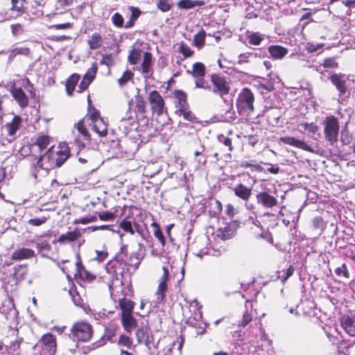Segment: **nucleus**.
<instances>
[{"mask_svg":"<svg viewBox=\"0 0 355 355\" xmlns=\"http://www.w3.org/2000/svg\"><path fill=\"white\" fill-rule=\"evenodd\" d=\"M35 248L38 250L39 252H42L43 251H50L51 247L49 243L46 241H42L41 242H36Z\"/></svg>","mask_w":355,"mask_h":355,"instance_id":"nucleus-56","label":"nucleus"},{"mask_svg":"<svg viewBox=\"0 0 355 355\" xmlns=\"http://www.w3.org/2000/svg\"><path fill=\"white\" fill-rule=\"evenodd\" d=\"M335 273L339 277L343 276L347 279L349 277V273L345 263H343L340 267H338L335 270Z\"/></svg>","mask_w":355,"mask_h":355,"instance_id":"nucleus-57","label":"nucleus"},{"mask_svg":"<svg viewBox=\"0 0 355 355\" xmlns=\"http://www.w3.org/2000/svg\"><path fill=\"white\" fill-rule=\"evenodd\" d=\"M56 153V157L55 158V167H60L61 166L64 162L68 159L69 157V151L67 150L60 151V153H58L57 152H55Z\"/></svg>","mask_w":355,"mask_h":355,"instance_id":"nucleus-47","label":"nucleus"},{"mask_svg":"<svg viewBox=\"0 0 355 355\" xmlns=\"http://www.w3.org/2000/svg\"><path fill=\"white\" fill-rule=\"evenodd\" d=\"M254 96L251 90L243 88L239 94L236 100V107L240 114H250L254 111Z\"/></svg>","mask_w":355,"mask_h":355,"instance_id":"nucleus-3","label":"nucleus"},{"mask_svg":"<svg viewBox=\"0 0 355 355\" xmlns=\"http://www.w3.org/2000/svg\"><path fill=\"white\" fill-rule=\"evenodd\" d=\"M152 65V54L149 52H145L143 56L141 63V71L144 74H148L150 72Z\"/></svg>","mask_w":355,"mask_h":355,"instance_id":"nucleus-34","label":"nucleus"},{"mask_svg":"<svg viewBox=\"0 0 355 355\" xmlns=\"http://www.w3.org/2000/svg\"><path fill=\"white\" fill-rule=\"evenodd\" d=\"M130 104V103H128L129 107H128V111L127 112V114H126V116L122 117L119 121V128L123 132H128L130 130H132V127L135 123V119L132 116L133 113L131 111Z\"/></svg>","mask_w":355,"mask_h":355,"instance_id":"nucleus-14","label":"nucleus"},{"mask_svg":"<svg viewBox=\"0 0 355 355\" xmlns=\"http://www.w3.org/2000/svg\"><path fill=\"white\" fill-rule=\"evenodd\" d=\"M75 128H76L79 135L83 137V140L87 141H90V135L85 125L84 120H80L77 123H76Z\"/></svg>","mask_w":355,"mask_h":355,"instance_id":"nucleus-36","label":"nucleus"},{"mask_svg":"<svg viewBox=\"0 0 355 355\" xmlns=\"http://www.w3.org/2000/svg\"><path fill=\"white\" fill-rule=\"evenodd\" d=\"M26 0H12V8L10 10L16 12V16L22 13L24 10V4Z\"/></svg>","mask_w":355,"mask_h":355,"instance_id":"nucleus-45","label":"nucleus"},{"mask_svg":"<svg viewBox=\"0 0 355 355\" xmlns=\"http://www.w3.org/2000/svg\"><path fill=\"white\" fill-rule=\"evenodd\" d=\"M248 40L250 44L257 46L264 40V35L259 32L252 33L248 36Z\"/></svg>","mask_w":355,"mask_h":355,"instance_id":"nucleus-44","label":"nucleus"},{"mask_svg":"<svg viewBox=\"0 0 355 355\" xmlns=\"http://www.w3.org/2000/svg\"><path fill=\"white\" fill-rule=\"evenodd\" d=\"M35 251L32 249L21 248L15 250L12 255L11 259L14 261H21L27 259L35 257Z\"/></svg>","mask_w":355,"mask_h":355,"instance_id":"nucleus-16","label":"nucleus"},{"mask_svg":"<svg viewBox=\"0 0 355 355\" xmlns=\"http://www.w3.org/2000/svg\"><path fill=\"white\" fill-rule=\"evenodd\" d=\"M341 324L345 331L351 336H355V317L345 315L341 319Z\"/></svg>","mask_w":355,"mask_h":355,"instance_id":"nucleus-19","label":"nucleus"},{"mask_svg":"<svg viewBox=\"0 0 355 355\" xmlns=\"http://www.w3.org/2000/svg\"><path fill=\"white\" fill-rule=\"evenodd\" d=\"M268 52L275 59H282L288 53L287 49L279 45H272L268 47Z\"/></svg>","mask_w":355,"mask_h":355,"instance_id":"nucleus-27","label":"nucleus"},{"mask_svg":"<svg viewBox=\"0 0 355 355\" xmlns=\"http://www.w3.org/2000/svg\"><path fill=\"white\" fill-rule=\"evenodd\" d=\"M97 69V64L96 62L93 63L92 67L87 70V71L83 76V78L89 80V82L92 83L94 78H95Z\"/></svg>","mask_w":355,"mask_h":355,"instance_id":"nucleus-51","label":"nucleus"},{"mask_svg":"<svg viewBox=\"0 0 355 355\" xmlns=\"http://www.w3.org/2000/svg\"><path fill=\"white\" fill-rule=\"evenodd\" d=\"M134 76V73L129 70L125 71L122 76L118 80V83L121 87H123L127 84V83L132 80Z\"/></svg>","mask_w":355,"mask_h":355,"instance_id":"nucleus-53","label":"nucleus"},{"mask_svg":"<svg viewBox=\"0 0 355 355\" xmlns=\"http://www.w3.org/2000/svg\"><path fill=\"white\" fill-rule=\"evenodd\" d=\"M340 140L343 145H348L351 143L352 137L347 130L343 129L340 134Z\"/></svg>","mask_w":355,"mask_h":355,"instance_id":"nucleus-59","label":"nucleus"},{"mask_svg":"<svg viewBox=\"0 0 355 355\" xmlns=\"http://www.w3.org/2000/svg\"><path fill=\"white\" fill-rule=\"evenodd\" d=\"M312 222L313 226L315 229L323 230L324 228V222L321 216L315 217Z\"/></svg>","mask_w":355,"mask_h":355,"instance_id":"nucleus-61","label":"nucleus"},{"mask_svg":"<svg viewBox=\"0 0 355 355\" xmlns=\"http://www.w3.org/2000/svg\"><path fill=\"white\" fill-rule=\"evenodd\" d=\"M118 344L119 345H123V346H125L130 349L132 347V342L130 340V338L129 337H128L127 336L121 335L119 337Z\"/></svg>","mask_w":355,"mask_h":355,"instance_id":"nucleus-60","label":"nucleus"},{"mask_svg":"<svg viewBox=\"0 0 355 355\" xmlns=\"http://www.w3.org/2000/svg\"><path fill=\"white\" fill-rule=\"evenodd\" d=\"M80 76L77 73L72 74L66 82V92L69 96H71L76 85L79 81Z\"/></svg>","mask_w":355,"mask_h":355,"instance_id":"nucleus-32","label":"nucleus"},{"mask_svg":"<svg viewBox=\"0 0 355 355\" xmlns=\"http://www.w3.org/2000/svg\"><path fill=\"white\" fill-rule=\"evenodd\" d=\"M126 250L127 245L121 248V251L107 264V274L103 277L111 294L114 288L123 285V275L129 270V268H137L140 264V261L135 253L130 254L128 257Z\"/></svg>","mask_w":355,"mask_h":355,"instance_id":"nucleus-1","label":"nucleus"},{"mask_svg":"<svg viewBox=\"0 0 355 355\" xmlns=\"http://www.w3.org/2000/svg\"><path fill=\"white\" fill-rule=\"evenodd\" d=\"M256 200L257 203L263 208H272L278 204L277 191L262 189V191L256 195Z\"/></svg>","mask_w":355,"mask_h":355,"instance_id":"nucleus-6","label":"nucleus"},{"mask_svg":"<svg viewBox=\"0 0 355 355\" xmlns=\"http://www.w3.org/2000/svg\"><path fill=\"white\" fill-rule=\"evenodd\" d=\"M256 56L257 53L250 52L241 53L239 56L238 63L243 64L249 62L253 58H255Z\"/></svg>","mask_w":355,"mask_h":355,"instance_id":"nucleus-54","label":"nucleus"},{"mask_svg":"<svg viewBox=\"0 0 355 355\" xmlns=\"http://www.w3.org/2000/svg\"><path fill=\"white\" fill-rule=\"evenodd\" d=\"M77 273L79 277L83 279L88 282H91L95 279V276L92 274L89 271L83 266L79 255L77 256V261L76 263Z\"/></svg>","mask_w":355,"mask_h":355,"instance_id":"nucleus-18","label":"nucleus"},{"mask_svg":"<svg viewBox=\"0 0 355 355\" xmlns=\"http://www.w3.org/2000/svg\"><path fill=\"white\" fill-rule=\"evenodd\" d=\"M151 226L153 229V234L155 237L159 241L162 247H164L166 243V239L159 226L157 223L153 222L151 224Z\"/></svg>","mask_w":355,"mask_h":355,"instance_id":"nucleus-40","label":"nucleus"},{"mask_svg":"<svg viewBox=\"0 0 355 355\" xmlns=\"http://www.w3.org/2000/svg\"><path fill=\"white\" fill-rule=\"evenodd\" d=\"M73 0H57L53 10L54 15L64 13L73 4Z\"/></svg>","mask_w":355,"mask_h":355,"instance_id":"nucleus-23","label":"nucleus"},{"mask_svg":"<svg viewBox=\"0 0 355 355\" xmlns=\"http://www.w3.org/2000/svg\"><path fill=\"white\" fill-rule=\"evenodd\" d=\"M157 7L162 12H168L171 8L170 0H158Z\"/></svg>","mask_w":355,"mask_h":355,"instance_id":"nucleus-55","label":"nucleus"},{"mask_svg":"<svg viewBox=\"0 0 355 355\" xmlns=\"http://www.w3.org/2000/svg\"><path fill=\"white\" fill-rule=\"evenodd\" d=\"M119 227L125 232L130 233L131 235L135 234V229L132 226V222L128 220V217L123 219L120 224Z\"/></svg>","mask_w":355,"mask_h":355,"instance_id":"nucleus-46","label":"nucleus"},{"mask_svg":"<svg viewBox=\"0 0 355 355\" xmlns=\"http://www.w3.org/2000/svg\"><path fill=\"white\" fill-rule=\"evenodd\" d=\"M175 114L178 116H182L185 120L189 122L193 123L197 120L195 114L190 110L189 107L184 109H177L175 110Z\"/></svg>","mask_w":355,"mask_h":355,"instance_id":"nucleus-33","label":"nucleus"},{"mask_svg":"<svg viewBox=\"0 0 355 355\" xmlns=\"http://www.w3.org/2000/svg\"><path fill=\"white\" fill-rule=\"evenodd\" d=\"M123 327L128 332L130 333L137 327L136 320L132 314L121 315Z\"/></svg>","mask_w":355,"mask_h":355,"instance_id":"nucleus-25","label":"nucleus"},{"mask_svg":"<svg viewBox=\"0 0 355 355\" xmlns=\"http://www.w3.org/2000/svg\"><path fill=\"white\" fill-rule=\"evenodd\" d=\"M205 4L203 1L199 0H180L178 3V6L180 9L188 10L195 7H200Z\"/></svg>","mask_w":355,"mask_h":355,"instance_id":"nucleus-29","label":"nucleus"},{"mask_svg":"<svg viewBox=\"0 0 355 355\" xmlns=\"http://www.w3.org/2000/svg\"><path fill=\"white\" fill-rule=\"evenodd\" d=\"M73 340L78 342H87L92 336V327L87 322H78L71 328Z\"/></svg>","mask_w":355,"mask_h":355,"instance_id":"nucleus-4","label":"nucleus"},{"mask_svg":"<svg viewBox=\"0 0 355 355\" xmlns=\"http://www.w3.org/2000/svg\"><path fill=\"white\" fill-rule=\"evenodd\" d=\"M141 51L140 49H133L129 53L128 61L132 64L138 63L141 58Z\"/></svg>","mask_w":355,"mask_h":355,"instance_id":"nucleus-48","label":"nucleus"},{"mask_svg":"<svg viewBox=\"0 0 355 355\" xmlns=\"http://www.w3.org/2000/svg\"><path fill=\"white\" fill-rule=\"evenodd\" d=\"M80 231L78 228H76L73 231L67 232L65 234H61L58 237L57 242L62 244H65L77 240L80 237Z\"/></svg>","mask_w":355,"mask_h":355,"instance_id":"nucleus-21","label":"nucleus"},{"mask_svg":"<svg viewBox=\"0 0 355 355\" xmlns=\"http://www.w3.org/2000/svg\"><path fill=\"white\" fill-rule=\"evenodd\" d=\"M205 150V146L200 145V148L194 151L195 161L199 165H205L207 162V157L203 154Z\"/></svg>","mask_w":355,"mask_h":355,"instance_id":"nucleus-41","label":"nucleus"},{"mask_svg":"<svg viewBox=\"0 0 355 355\" xmlns=\"http://www.w3.org/2000/svg\"><path fill=\"white\" fill-rule=\"evenodd\" d=\"M40 342L49 347L50 350H51L53 348H55L56 345L55 338L51 334H46L42 336L40 339Z\"/></svg>","mask_w":355,"mask_h":355,"instance_id":"nucleus-42","label":"nucleus"},{"mask_svg":"<svg viewBox=\"0 0 355 355\" xmlns=\"http://www.w3.org/2000/svg\"><path fill=\"white\" fill-rule=\"evenodd\" d=\"M10 93L21 108H25L28 106V98L21 87H12Z\"/></svg>","mask_w":355,"mask_h":355,"instance_id":"nucleus-12","label":"nucleus"},{"mask_svg":"<svg viewBox=\"0 0 355 355\" xmlns=\"http://www.w3.org/2000/svg\"><path fill=\"white\" fill-rule=\"evenodd\" d=\"M92 130L97 133L100 137H105L107 134V124L103 119H97L96 121L90 124Z\"/></svg>","mask_w":355,"mask_h":355,"instance_id":"nucleus-22","label":"nucleus"},{"mask_svg":"<svg viewBox=\"0 0 355 355\" xmlns=\"http://www.w3.org/2000/svg\"><path fill=\"white\" fill-rule=\"evenodd\" d=\"M294 272V268L292 266H290L286 270L278 272V279L282 282H285Z\"/></svg>","mask_w":355,"mask_h":355,"instance_id":"nucleus-49","label":"nucleus"},{"mask_svg":"<svg viewBox=\"0 0 355 355\" xmlns=\"http://www.w3.org/2000/svg\"><path fill=\"white\" fill-rule=\"evenodd\" d=\"M49 144V137L46 135H42L38 137L34 142V144L37 146L41 150L46 148Z\"/></svg>","mask_w":355,"mask_h":355,"instance_id":"nucleus-50","label":"nucleus"},{"mask_svg":"<svg viewBox=\"0 0 355 355\" xmlns=\"http://www.w3.org/2000/svg\"><path fill=\"white\" fill-rule=\"evenodd\" d=\"M211 81L213 85L212 92L214 94H218L223 98V96L229 93L230 83L224 76L214 73L211 76Z\"/></svg>","mask_w":355,"mask_h":355,"instance_id":"nucleus-8","label":"nucleus"},{"mask_svg":"<svg viewBox=\"0 0 355 355\" xmlns=\"http://www.w3.org/2000/svg\"><path fill=\"white\" fill-rule=\"evenodd\" d=\"M21 123V119L19 116H15L12 120L5 125V130L10 136H14Z\"/></svg>","mask_w":355,"mask_h":355,"instance_id":"nucleus-24","label":"nucleus"},{"mask_svg":"<svg viewBox=\"0 0 355 355\" xmlns=\"http://www.w3.org/2000/svg\"><path fill=\"white\" fill-rule=\"evenodd\" d=\"M280 140L284 144L294 146L295 148L302 149L309 153H316L315 150L308 144H306L304 140L296 139L294 137H282L280 138Z\"/></svg>","mask_w":355,"mask_h":355,"instance_id":"nucleus-11","label":"nucleus"},{"mask_svg":"<svg viewBox=\"0 0 355 355\" xmlns=\"http://www.w3.org/2000/svg\"><path fill=\"white\" fill-rule=\"evenodd\" d=\"M136 336L139 343H144L146 346H149L151 343L150 329L147 326H142L137 329Z\"/></svg>","mask_w":355,"mask_h":355,"instance_id":"nucleus-15","label":"nucleus"},{"mask_svg":"<svg viewBox=\"0 0 355 355\" xmlns=\"http://www.w3.org/2000/svg\"><path fill=\"white\" fill-rule=\"evenodd\" d=\"M178 52L183 55L182 60L191 57L194 51L184 42L179 44Z\"/></svg>","mask_w":355,"mask_h":355,"instance_id":"nucleus-43","label":"nucleus"},{"mask_svg":"<svg viewBox=\"0 0 355 355\" xmlns=\"http://www.w3.org/2000/svg\"><path fill=\"white\" fill-rule=\"evenodd\" d=\"M329 79L339 91L340 98L348 91L350 86L349 82L351 81L349 77L342 73H331ZM352 81H354V80H352Z\"/></svg>","mask_w":355,"mask_h":355,"instance_id":"nucleus-9","label":"nucleus"},{"mask_svg":"<svg viewBox=\"0 0 355 355\" xmlns=\"http://www.w3.org/2000/svg\"><path fill=\"white\" fill-rule=\"evenodd\" d=\"M297 128L300 132H303L306 131L307 135L310 138L317 139L314 135L318 132L319 127L314 123H300L298 124Z\"/></svg>","mask_w":355,"mask_h":355,"instance_id":"nucleus-20","label":"nucleus"},{"mask_svg":"<svg viewBox=\"0 0 355 355\" xmlns=\"http://www.w3.org/2000/svg\"><path fill=\"white\" fill-rule=\"evenodd\" d=\"M30 54V49L27 47H16L9 51L8 60H12L17 55H28Z\"/></svg>","mask_w":355,"mask_h":355,"instance_id":"nucleus-37","label":"nucleus"},{"mask_svg":"<svg viewBox=\"0 0 355 355\" xmlns=\"http://www.w3.org/2000/svg\"><path fill=\"white\" fill-rule=\"evenodd\" d=\"M136 108L137 110L140 113H144L146 112V103L141 97H137Z\"/></svg>","mask_w":355,"mask_h":355,"instance_id":"nucleus-63","label":"nucleus"},{"mask_svg":"<svg viewBox=\"0 0 355 355\" xmlns=\"http://www.w3.org/2000/svg\"><path fill=\"white\" fill-rule=\"evenodd\" d=\"M148 101L150 104L151 110L153 114H156L157 115L159 116L164 113L165 110H166L162 96L156 90H153L150 92L148 96Z\"/></svg>","mask_w":355,"mask_h":355,"instance_id":"nucleus-10","label":"nucleus"},{"mask_svg":"<svg viewBox=\"0 0 355 355\" xmlns=\"http://www.w3.org/2000/svg\"><path fill=\"white\" fill-rule=\"evenodd\" d=\"M115 215L112 212L104 211L99 213L98 218L103 221H112L114 220Z\"/></svg>","mask_w":355,"mask_h":355,"instance_id":"nucleus-64","label":"nucleus"},{"mask_svg":"<svg viewBox=\"0 0 355 355\" xmlns=\"http://www.w3.org/2000/svg\"><path fill=\"white\" fill-rule=\"evenodd\" d=\"M168 277L162 275L159 279V284L155 293L156 302L160 303L166 298V292L168 290Z\"/></svg>","mask_w":355,"mask_h":355,"instance_id":"nucleus-13","label":"nucleus"},{"mask_svg":"<svg viewBox=\"0 0 355 355\" xmlns=\"http://www.w3.org/2000/svg\"><path fill=\"white\" fill-rule=\"evenodd\" d=\"M27 266L24 264H20L15 267L14 268V273H13V277L17 281H21L24 279V276L27 273Z\"/></svg>","mask_w":355,"mask_h":355,"instance_id":"nucleus-38","label":"nucleus"},{"mask_svg":"<svg viewBox=\"0 0 355 355\" xmlns=\"http://www.w3.org/2000/svg\"><path fill=\"white\" fill-rule=\"evenodd\" d=\"M324 137L331 145L336 144L338 140L339 123L338 119L330 116L326 117L323 121Z\"/></svg>","mask_w":355,"mask_h":355,"instance_id":"nucleus-5","label":"nucleus"},{"mask_svg":"<svg viewBox=\"0 0 355 355\" xmlns=\"http://www.w3.org/2000/svg\"><path fill=\"white\" fill-rule=\"evenodd\" d=\"M55 157L56 153L49 149L39 158L35 157L32 159L30 174L36 182L41 181L48 175L51 169L55 167Z\"/></svg>","mask_w":355,"mask_h":355,"instance_id":"nucleus-2","label":"nucleus"},{"mask_svg":"<svg viewBox=\"0 0 355 355\" xmlns=\"http://www.w3.org/2000/svg\"><path fill=\"white\" fill-rule=\"evenodd\" d=\"M111 20L113 25L116 28H123L125 26L123 17L119 12H115L112 15Z\"/></svg>","mask_w":355,"mask_h":355,"instance_id":"nucleus-52","label":"nucleus"},{"mask_svg":"<svg viewBox=\"0 0 355 355\" xmlns=\"http://www.w3.org/2000/svg\"><path fill=\"white\" fill-rule=\"evenodd\" d=\"M129 10L130 11L131 15L129 20L124 26V28L126 29L130 28L134 26L135 22L137 20L141 13V10L135 6H130Z\"/></svg>","mask_w":355,"mask_h":355,"instance_id":"nucleus-28","label":"nucleus"},{"mask_svg":"<svg viewBox=\"0 0 355 355\" xmlns=\"http://www.w3.org/2000/svg\"><path fill=\"white\" fill-rule=\"evenodd\" d=\"M48 218L49 217L47 216H42L40 218H31L28 221V223L33 226H40L44 224Z\"/></svg>","mask_w":355,"mask_h":355,"instance_id":"nucleus-62","label":"nucleus"},{"mask_svg":"<svg viewBox=\"0 0 355 355\" xmlns=\"http://www.w3.org/2000/svg\"><path fill=\"white\" fill-rule=\"evenodd\" d=\"M206 33L203 29H200L193 37V44L198 49H202L205 44Z\"/></svg>","mask_w":355,"mask_h":355,"instance_id":"nucleus-35","label":"nucleus"},{"mask_svg":"<svg viewBox=\"0 0 355 355\" xmlns=\"http://www.w3.org/2000/svg\"><path fill=\"white\" fill-rule=\"evenodd\" d=\"M187 73L191 74L195 80L196 88L211 89L207 81L205 80V66L202 62H195L192 66L191 71L187 70Z\"/></svg>","mask_w":355,"mask_h":355,"instance_id":"nucleus-7","label":"nucleus"},{"mask_svg":"<svg viewBox=\"0 0 355 355\" xmlns=\"http://www.w3.org/2000/svg\"><path fill=\"white\" fill-rule=\"evenodd\" d=\"M97 119H102L100 116V113L94 107L90 108L88 114V119L91 121V123H94Z\"/></svg>","mask_w":355,"mask_h":355,"instance_id":"nucleus-58","label":"nucleus"},{"mask_svg":"<svg viewBox=\"0 0 355 355\" xmlns=\"http://www.w3.org/2000/svg\"><path fill=\"white\" fill-rule=\"evenodd\" d=\"M103 42V37L98 33H93L90 39L87 41L89 49L92 50L99 49L102 46Z\"/></svg>","mask_w":355,"mask_h":355,"instance_id":"nucleus-30","label":"nucleus"},{"mask_svg":"<svg viewBox=\"0 0 355 355\" xmlns=\"http://www.w3.org/2000/svg\"><path fill=\"white\" fill-rule=\"evenodd\" d=\"M119 306L121 309V315L132 314L134 302L125 297L119 300Z\"/></svg>","mask_w":355,"mask_h":355,"instance_id":"nucleus-31","label":"nucleus"},{"mask_svg":"<svg viewBox=\"0 0 355 355\" xmlns=\"http://www.w3.org/2000/svg\"><path fill=\"white\" fill-rule=\"evenodd\" d=\"M174 96L176 100L175 107L177 109H184L189 107L185 92L182 90H177L174 93Z\"/></svg>","mask_w":355,"mask_h":355,"instance_id":"nucleus-26","label":"nucleus"},{"mask_svg":"<svg viewBox=\"0 0 355 355\" xmlns=\"http://www.w3.org/2000/svg\"><path fill=\"white\" fill-rule=\"evenodd\" d=\"M233 191L236 196L244 201H248L252 194V189L241 183L236 185Z\"/></svg>","mask_w":355,"mask_h":355,"instance_id":"nucleus-17","label":"nucleus"},{"mask_svg":"<svg viewBox=\"0 0 355 355\" xmlns=\"http://www.w3.org/2000/svg\"><path fill=\"white\" fill-rule=\"evenodd\" d=\"M134 229L135 232H137L144 240L148 241L150 235L146 224L140 225L134 222Z\"/></svg>","mask_w":355,"mask_h":355,"instance_id":"nucleus-39","label":"nucleus"}]
</instances>
